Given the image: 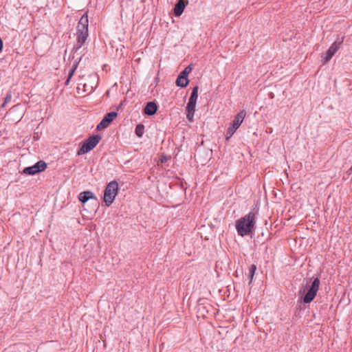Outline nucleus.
Returning <instances> with one entry per match:
<instances>
[{"instance_id":"obj_4","label":"nucleus","mask_w":352,"mask_h":352,"mask_svg":"<svg viewBox=\"0 0 352 352\" xmlns=\"http://www.w3.org/2000/svg\"><path fill=\"white\" fill-rule=\"evenodd\" d=\"M101 140L99 135H94L84 141L81 147L77 151L78 155H84L94 149Z\"/></svg>"},{"instance_id":"obj_20","label":"nucleus","mask_w":352,"mask_h":352,"mask_svg":"<svg viewBox=\"0 0 352 352\" xmlns=\"http://www.w3.org/2000/svg\"><path fill=\"white\" fill-rule=\"evenodd\" d=\"M192 67L190 65L187 66L181 73L179 75H182L187 78L188 75L191 72Z\"/></svg>"},{"instance_id":"obj_12","label":"nucleus","mask_w":352,"mask_h":352,"mask_svg":"<svg viewBox=\"0 0 352 352\" xmlns=\"http://www.w3.org/2000/svg\"><path fill=\"white\" fill-rule=\"evenodd\" d=\"M157 110V105L154 102H148L144 109V112L146 115L153 116Z\"/></svg>"},{"instance_id":"obj_19","label":"nucleus","mask_w":352,"mask_h":352,"mask_svg":"<svg viewBox=\"0 0 352 352\" xmlns=\"http://www.w3.org/2000/svg\"><path fill=\"white\" fill-rule=\"evenodd\" d=\"M198 98V87H195L192 91L189 100L197 102Z\"/></svg>"},{"instance_id":"obj_13","label":"nucleus","mask_w":352,"mask_h":352,"mask_svg":"<svg viewBox=\"0 0 352 352\" xmlns=\"http://www.w3.org/2000/svg\"><path fill=\"white\" fill-rule=\"evenodd\" d=\"M94 198H95L94 193L89 190L82 192L78 195V199L82 204H85L89 199Z\"/></svg>"},{"instance_id":"obj_16","label":"nucleus","mask_w":352,"mask_h":352,"mask_svg":"<svg viewBox=\"0 0 352 352\" xmlns=\"http://www.w3.org/2000/svg\"><path fill=\"white\" fill-rule=\"evenodd\" d=\"M82 89V92L91 93L94 90L93 87L87 86L85 83H80L77 87V91L80 94V91Z\"/></svg>"},{"instance_id":"obj_18","label":"nucleus","mask_w":352,"mask_h":352,"mask_svg":"<svg viewBox=\"0 0 352 352\" xmlns=\"http://www.w3.org/2000/svg\"><path fill=\"white\" fill-rule=\"evenodd\" d=\"M144 130V125L142 124H140L136 126L135 129V133L138 137L141 138L143 135Z\"/></svg>"},{"instance_id":"obj_14","label":"nucleus","mask_w":352,"mask_h":352,"mask_svg":"<svg viewBox=\"0 0 352 352\" xmlns=\"http://www.w3.org/2000/svg\"><path fill=\"white\" fill-rule=\"evenodd\" d=\"M80 59H81V58H79L76 59L75 60V62L74 63L72 68L70 69V70H69V72L68 73L67 78V80H66V81L65 82V86H67L69 84L71 78H72L75 71L78 68V64H79V62H80Z\"/></svg>"},{"instance_id":"obj_1","label":"nucleus","mask_w":352,"mask_h":352,"mask_svg":"<svg viewBox=\"0 0 352 352\" xmlns=\"http://www.w3.org/2000/svg\"><path fill=\"white\" fill-rule=\"evenodd\" d=\"M256 211H250L236 221V230L238 234L245 236L252 233L256 224Z\"/></svg>"},{"instance_id":"obj_2","label":"nucleus","mask_w":352,"mask_h":352,"mask_svg":"<svg viewBox=\"0 0 352 352\" xmlns=\"http://www.w3.org/2000/svg\"><path fill=\"white\" fill-rule=\"evenodd\" d=\"M88 25H89V20L88 16L85 13L84 14L79 22L78 23L76 28V43L73 47L72 50V53H76L85 44V41L88 37Z\"/></svg>"},{"instance_id":"obj_8","label":"nucleus","mask_w":352,"mask_h":352,"mask_svg":"<svg viewBox=\"0 0 352 352\" xmlns=\"http://www.w3.org/2000/svg\"><path fill=\"white\" fill-rule=\"evenodd\" d=\"M118 113L115 111H111L107 113L101 122L98 124L97 129L101 130L107 128L111 122L117 117Z\"/></svg>"},{"instance_id":"obj_11","label":"nucleus","mask_w":352,"mask_h":352,"mask_svg":"<svg viewBox=\"0 0 352 352\" xmlns=\"http://www.w3.org/2000/svg\"><path fill=\"white\" fill-rule=\"evenodd\" d=\"M196 103L197 102H192V101L188 100V102L187 104L186 111H187L188 113H187V115H186V118H187V119L190 122H192L193 120V117H194V113H195V111Z\"/></svg>"},{"instance_id":"obj_5","label":"nucleus","mask_w":352,"mask_h":352,"mask_svg":"<svg viewBox=\"0 0 352 352\" xmlns=\"http://www.w3.org/2000/svg\"><path fill=\"white\" fill-rule=\"evenodd\" d=\"M320 283V281L318 278L314 279L311 285L303 297V302L305 303H309L314 299L319 289Z\"/></svg>"},{"instance_id":"obj_21","label":"nucleus","mask_w":352,"mask_h":352,"mask_svg":"<svg viewBox=\"0 0 352 352\" xmlns=\"http://www.w3.org/2000/svg\"><path fill=\"white\" fill-rule=\"evenodd\" d=\"M256 270V266L255 265H252L250 268V281H252Z\"/></svg>"},{"instance_id":"obj_15","label":"nucleus","mask_w":352,"mask_h":352,"mask_svg":"<svg viewBox=\"0 0 352 352\" xmlns=\"http://www.w3.org/2000/svg\"><path fill=\"white\" fill-rule=\"evenodd\" d=\"M189 83L188 78L179 75L176 80V85L180 87H186Z\"/></svg>"},{"instance_id":"obj_9","label":"nucleus","mask_w":352,"mask_h":352,"mask_svg":"<svg viewBox=\"0 0 352 352\" xmlns=\"http://www.w3.org/2000/svg\"><path fill=\"white\" fill-rule=\"evenodd\" d=\"M188 3V0H178L174 8V14L176 16H179L183 13Z\"/></svg>"},{"instance_id":"obj_7","label":"nucleus","mask_w":352,"mask_h":352,"mask_svg":"<svg viewBox=\"0 0 352 352\" xmlns=\"http://www.w3.org/2000/svg\"><path fill=\"white\" fill-rule=\"evenodd\" d=\"M342 43V41H336L334 43H333L325 54L322 56L323 64L327 63L331 60V58L334 56V54L340 48Z\"/></svg>"},{"instance_id":"obj_10","label":"nucleus","mask_w":352,"mask_h":352,"mask_svg":"<svg viewBox=\"0 0 352 352\" xmlns=\"http://www.w3.org/2000/svg\"><path fill=\"white\" fill-rule=\"evenodd\" d=\"M246 115L245 110H241L235 117L231 124L232 126L235 127L236 129H239L241 123L243 122Z\"/></svg>"},{"instance_id":"obj_22","label":"nucleus","mask_w":352,"mask_h":352,"mask_svg":"<svg viewBox=\"0 0 352 352\" xmlns=\"http://www.w3.org/2000/svg\"><path fill=\"white\" fill-rule=\"evenodd\" d=\"M12 100V94L10 92H8L5 98L4 102L2 104V107L5 106V104L9 102Z\"/></svg>"},{"instance_id":"obj_3","label":"nucleus","mask_w":352,"mask_h":352,"mask_svg":"<svg viewBox=\"0 0 352 352\" xmlns=\"http://www.w3.org/2000/svg\"><path fill=\"white\" fill-rule=\"evenodd\" d=\"M119 190L118 183L113 180L110 182L105 187L104 191L103 201L105 206L109 207L113 202L116 197L117 196Z\"/></svg>"},{"instance_id":"obj_23","label":"nucleus","mask_w":352,"mask_h":352,"mask_svg":"<svg viewBox=\"0 0 352 352\" xmlns=\"http://www.w3.org/2000/svg\"><path fill=\"white\" fill-rule=\"evenodd\" d=\"M2 48H3V41H2L1 38H0V52H1Z\"/></svg>"},{"instance_id":"obj_6","label":"nucleus","mask_w":352,"mask_h":352,"mask_svg":"<svg viewBox=\"0 0 352 352\" xmlns=\"http://www.w3.org/2000/svg\"><path fill=\"white\" fill-rule=\"evenodd\" d=\"M46 168L47 164L44 161L40 160L34 165L25 168L23 170V173L28 175H34L45 170Z\"/></svg>"},{"instance_id":"obj_17","label":"nucleus","mask_w":352,"mask_h":352,"mask_svg":"<svg viewBox=\"0 0 352 352\" xmlns=\"http://www.w3.org/2000/svg\"><path fill=\"white\" fill-rule=\"evenodd\" d=\"M236 130L237 129L235 127L230 126L226 131V140H228L234 135Z\"/></svg>"}]
</instances>
